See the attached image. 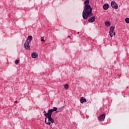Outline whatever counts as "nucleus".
<instances>
[{"label": "nucleus", "mask_w": 129, "mask_h": 129, "mask_svg": "<svg viewBox=\"0 0 129 129\" xmlns=\"http://www.w3.org/2000/svg\"><path fill=\"white\" fill-rule=\"evenodd\" d=\"M85 6H89V0H86L84 2Z\"/></svg>", "instance_id": "2eb2a0df"}, {"label": "nucleus", "mask_w": 129, "mask_h": 129, "mask_svg": "<svg viewBox=\"0 0 129 129\" xmlns=\"http://www.w3.org/2000/svg\"><path fill=\"white\" fill-rule=\"evenodd\" d=\"M17 102H18V101H15V103H17Z\"/></svg>", "instance_id": "412c9836"}, {"label": "nucleus", "mask_w": 129, "mask_h": 129, "mask_svg": "<svg viewBox=\"0 0 129 129\" xmlns=\"http://www.w3.org/2000/svg\"><path fill=\"white\" fill-rule=\"evenodd\" d=\"M111 7H112V8L115 10H117V9H118V6L117 5V4H116V3L114 1L111 2Z\"/></svg>", "instance_id": "20e7f679"}, {"label": "nucleus", "mask_w": 129, "mask_h": 129, "mask_svg": "<svg viewBox=\"0 0 129 129\" xmlns=\"http://www.w3.org/2000/svg\"><path fill=\"white\" fill-rule=\"evenodd\" d=\"M64 108H65V107H64V106H62V107L59 108L58 109V111L55 112L56 113H57L58 112H61V111H62L63 110V109H64Z\"/></svg>", "instance_id": "ddd939ff"}, {"label": "nucleus", "mask_w": 129, "mask_h": 129, "mask_svg": "<svg viewBox=\"0 0 129 129\" xmlns=\"http://www.w3.org/2000/svg\"><path fill=\"white\" fill-rule=\"evenodd\" d=\"M86 99L83 98V97H82L80 99V102L81 103H83L84 102H86Z\"/></svg>", "instance_id": "f8f14e48"}, {"label": "nucleus", "mask_w": 129, "mask_h": 129, "mask_svg": "<svg viewBox=\"0 0 129 129\" xmlns=\"http://www.w3.org/2000/svg\"><path fill=\"white\" fill-rule=\"evenodd\" d=\"M125 22L126 24H129V18H126L125 19Z\"/></svg>", "instance_id": "dca6fc26"}, {"label": "nucleus", "mask_w": 129, "mask_h": 129, "mask_svg": "<svg viewBox=\"0 0 129 129\" xmlns=\"http://www.w3.org/2000/svg\"><path fill=\"white\" fill-rule=\"evenodd\" d=\"M43 113H44V114H45V113H46V111H43Z\"/></svg>", "instance_id": "aec40b11"}, {"label": "nucleus", "mask_w": 129, "mask_h": 129, "mask_svg": "<svg viewBox=\"0 0 129 129\" xmlns=\"http://www.w3.org/2000/svg\"><path fill=\"white\" fill-rule=\"evenodd\" d=\"M109 8V5L107 4H105L103 6V9L105 10H108V8Z\"/></svg>", "instance_id": "9b49d317"}, {"label": "nucleus", "mask_w": 129, "mask_h": 129, "mask_svg": "<svg viewBox=\"0 0 129 129\" xmlns=\"http://www.w3.org/2000/svg\"><path fill=\"white\" fill-rule=\"evenodd\" d=\"M105 118V114H102L99 117V120L102 121Z\"/></svg>", "instance_id": "1a4fd4ad"}, {"label": "nucleus", "mask_w": 129, "mask_h": 129, "mask_svg": "<svg viewBox=\"0 0 129 129\" xmlns=\"http://www.w3.org/2000/svg\"><path fill=\"white\" fill-rule=\"evenodd\" d=\"M44 115L46 116V118H45V123H46V124L51 125V123H54V122H55V121L54 120V119L52 118V115L51 114L47 113L44 114Z\"/></svg>", "instance_id": "f03ea898"}, {"label": "nucleus", "mask_w": 129, "mask_h": 129, "mask_svg": "<svg viewBox=\"0 0 129 129\" xmlns=\"http://www.w3.org/2000/svg\"><path fill=\"white\" fill-rule=\"evenodd\" d=\"M92 8L90 5H86L85 6L84 10L83 11V18L84 20H87L88 19V17H92Z\"/></svg>", "instance_id": "f257e3e1"}, {"label": "nucleus", "mask_w": 129, "mask_h": 129, "mask_svg": "<svg viewBox=\"0 0 129 129\" xmlns=\"http://www.w3.org/2000/svg\"><path fill=\"white\" fill-rule=\"evenodd\" d=\"M78 34H79V32H78Z\"/></svg>", "instance_id": "5701e85b"}, {"label": "nucleus", "mask_w": 129, "mask_h": 129, "mask_svg": "<svg viewBox=\"0 0 129 129\" xmlns=\"http://www.w3.org/2000/svg\"><path fill=\"white\" fill-rule=\"evenodd\" d=\"M69 37V38H70V36H68Z\"/></svg>", "instance_id": "4be33fe9"}, {"label": "nucleus", "mask_w": 129, "mask_h": 129, "mask_svg": "<svg viewBox=\"0 0 129 129\" xmlns=\"http://www.w3.org/2000/svg\"><path fill=\"white\" fill-rule=\"evenodd\" d=\"M38 53H37V52H33L31 54V57H32V58H38Z\"/></svg>", "instance_id": "9d476101"}, {"label": "nucleus", "mask_w": 129, "mask_h": 129, "mask_svg": "<svg viewBox=\"0 0 129 129\" xmlns=\"http://www.w3.org/2000/svg\"><path fill=\"white\" fill-rule=\"evenodd\" d=\"M105 26H106V27H110V22H109L108 21L105 22Z\"/></svg>", "instance_id": "4468645a"}, {"label": "nucleus", "mask_w": 129, "mask_h": 129, "mask_svg": "<svg viewBox=\"0 0 129 129\" xmlns=\"http://www.w3.org/2000/svg\"><path fill=\"white\" fill-rule=\"evenodd\" d=\"M30 43H28L27 42H25L24 44V47L26 50H30L31 49L30 47Z\"/></svg>", "instance_id": "0eeeda50"}, {"label": "nucleus", "mask_w": 129, "mask_h": 129, "mask_svg": "<svg viewBox=\"0 0 129 129\" xmlns=\"http://www.w3.org/2000/svg\"><path fill=\"white\" fill-rule=\"evenodd\" d=\"M109 36L110 37H113V36H115V32H114V27L111 26L109 30Z\"/></svg>", "instance_id": "7ed1b4c3"}, {"label": "nucleus", "mask_w": 129, "mask_h": 129, "mask_svg": "<svg viewBox=\"0 0 129 129\" xmlns=\"http://www.w3.org/2000/svg\"><path fill=\"white\" fill-rule=\"evenodd\" d=\"M19 63H20V59H16L15 60V64H16V65H18Z\"/></svg>", "instance_id": "f3484780"}, {"label": "nucleus", "mask_w": 129, "mask_h": 129, "mask_svg": "<svg viewBox=\"0 0 129 129\" xmlns=\"http://www.w3.org/2000/svg\"><path fill=\"white\" fill-rule=\"evenodd\" d=\"M95 20H96L95 16H93L88 20V22L89 23H93V22H95Z\"/></svg>", "instance_id": "6e6552de"}, {"label": "nucleus", "mask_w": 129, "mask_h": 129, "mask_svg": "<svg viewBox=\"0 0 129 129\" xmlns=\"http://www.w3.org/2000/svg\"><path fill=\"white\" fill-rule=\"evenodd\" d=\"M57 107H54L53 108V109H51L50 110H48V111L47 112V113L52 115V113H53V111H55V112L57 111Z\"/></svg>", "instance_id": "39448f33"}, {"label": "nucleus", "mask_w": 129, "mask_h": 129, "mask_svg": "<svg viewBox=\"0 0 129 129\" xmlns=\"http://www.w3.org/2000/svg\"><path fill=\"white\" fill-rule=\"evenodd\" d=\"M32 40H33V36H32V35H29L27 38L26 43L28 44H31V42H32Z\"/></svg>", "instance_id": "423d86ee"}, {"label": "nucleus", "mask_w": 129, "mask_h": 129, "mask_svg": "<svg viewBox=\"0 0 129 129\" xmlns=\"http://www.w3.org/2000/svg\"><path fill=\"white\" fill-rule=\"evenodd\" d=\"M64 88H66V89H68V88H69V85H68V84H66L64 85Z\"/></svg>", "instance_id": "a211bd4d"}, {"label": "nucleus", "mask_w": 129, "mask_h": 129, "mask_svg": "<svg viewBox=\"0 0 129 129\" xmlns=\"http://www.w3.org/2000/svg\"><path fill=\"white\" fill-rule=\"evenodd\" d=\"M41 42H44L45 41V40L44 39V37H42L41 38Z\"/></svg>", "instance_id": "6ab92c4d"}]
</instances>
